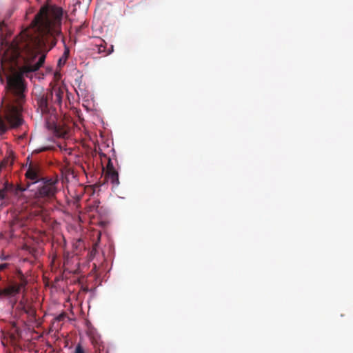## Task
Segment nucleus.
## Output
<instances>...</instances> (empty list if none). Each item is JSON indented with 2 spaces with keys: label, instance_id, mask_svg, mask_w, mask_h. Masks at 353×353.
<instances>
[{
  "label": "nucleus",
  "instance_id": "f257e3e1",
  "mask_svg": "<svg viewBox=\"0 0 353 353\" xmlns=\"http://www.w3.org/2000/svg\"><path fill=\"white\" fill-rule=\"evenodd\" d=\"M62 16L63 10L58 7H43L35 15L25 43L17 47L12 57L13 61L23 57L24 64L19 68L21 75L28 77L43 65L47 52L55 46L61 36Z\"/></svg>",
  "mask_w": 353,
  "mask_h": 353
},
{
  "label": "nucleus",
  "instance_id": "f03ea898",
  "mask_svg": "<svg viewBox=\"0 0 353 353\" xmlns=\"http://www.w3.org/2000/svg\"><path fill=\"white\" fill-rule=\"evenodd\" d=\"M7 88L16 98L17 104L13 101L3 99L2 101L3 114L0 115V134L7 132L9 128H15L23 123L21 103L23 101L25 85L19 75L10 77L7 81Z\"/></svg>",
  "mask_w": 353,
  "mask_h": 353
},
{
  "label": "nucleus",
  "instance_id": "7ed1b4c3",
  "mask_svg": "<svg viewBox=\"0 0 353 353\" xmlns=\"http://www.w3.org/2000/svg\"><path fill=\"white\" fill-rule=\"evenodd\" d=\"M63 94V89L55 87L38 95L36 98L38 110L46 120V127L49 130H52L54 134L59 137H65L68 129L56 123V108L53 107V104L60 105Z\"/></svg>",
  "mask_w": 353,
  "mask_h": 353
},
{
  "label": "nucleus",
  "instance_id": "20e7f679",
  "mask_svg": "<svg viewBox=\"0 0 353 353\" xmlns=\"http://www.w3.org/2000/svg\"><path fill=\"white\" fill-rule=\"evenodd\" d=\"M57 183V180L45 177L27 190L32 192L31 196L37 203H45L55 198L58 192Z\"/></svg>",
  "mask_w": 353,
  "mask_h": 353
},
{
  "label": "nucleus",
  "instance_id": "39448f33",
  "mask_svg": "<svg viewBox=\"0 0 353 353\" xmlns=\"http://www.w3.org/2000/svg\"><path fill=\"white\" fill-rule=\"evenodd\" d=\"M25 176L28 180L26 188L18 187V190L21 192H24L28 189L34 186L40 179L45 177L41 176V169L39 163L30 162L28 165V169L26 172Z\"/></svg>",
  "mask_w": 353,
  "mask_h": 353
},
{
  "label": "nucleus",
  "instance_id": "423d86ee",
  "mask_svg": "<svg viewBox=\"0 0 353 353\" xmlns=\"http://www.w3.org/2000/svg\"><path fill=\"white\" fill-rule=\"evenodd\" d=\"M19 282L12 281L7 287L3 288L4 297L13 296L19 294L22 289H24L28 283L23 273L19 270L17 272Z\"/></svg>",
  "mask_w": 353,
  "mask_h": 353
},
{
  "label": "nucleus",
  "instance_id": "0eeeda50",
  "mask_svg": "<svg viewBox=\"0 0 353 353\" xmlns=\"http://www.w3.org/2000/svg\"><path fill=\"white\" fill-rule=\"evenodd\" d=\"M105 179L106 181H110L114 186H117L119 184V173L115 170L110 159H108L106 166Z\"/></svg>",
  "mask_w": 353,
  "mask_h": 353
},
{
  "label": "nucleus",
  "instance_id": "6e6552de",
  "mask_svg": "<svg viewBox=\"0 0 353 353\" xmlns=\"http://www.w3.org/2000/svg\"><path fill=\"white\" fill-rule=\"evenodd\" d=\"M113 46L110 45V47L107 49V43L101 38H97L95 39L92 50L97 51L103 57H105L113 52Z\"/></svg>",
  "mask_w": 353,
  "mask_h": 353
},
{
  "label": "nucleus",
  "instance_id": "1a4fd4ad",
  "mask_svg": "<svg viewBox=\"0 0 353 353\" xmlns=\"http://www.w3.org/2000/svg\"><path fill=\"white\" fill-rule=\"evenodd\" d=\"M91 343L93 346L94 353H109L105 349L104 343L99 337L92 336L91 338Z\"/></svg>",
  "mask_w": 353,
  "mask_h": 353
},
{
  "label": "nucleus",
  "instance_id": "9d476101",
  "mask_svg": "<svg viewBox=\"0 0 353 353\" xmlns=\"http://www.w3.org/2000/svg\"><path fill=\"white\" fill-rule=\"evenodd\" d=\"M13 189L12 184L6 181L3 183V188L0 190V199L3 200L7 198L6 192Z\"/></svg>",
  "mask_w": 353,
  "mask_h": 353
},
{
  "label": "nucleus",
  "instance_id": "9b49d317",
  "mask_svg": "<svg viewBox=\"0 0 353 353\" xmlns=\"http://www.w3.org/2000/svg\"><path fill=\"white\" fill-rule=\"evenodd\" d=\"M13 163L14 159L12 157L5 158L0 164V172L3 169H6L8 167L10 168L12 166Z\"/></svg>",
  "mask_w": 353,
  "mask_h": 353
},
{
  "label": "nucleus",
  "instance_id": "f8f14e48",
  "mask_svg": "<svg viewBox=\"0 0 353 353\" xmlns=\"http://www.w3.org/2000/svg\"><path fill=\"white\" fill-rule=\"evenodd\" d=\"M74 353H85V351L83 348V347L81 345V343L77 344L74 350Z\"/></svg>",
  "mask_w": 353,
  "mask_h": 353
},
{
  "label": "nucleus",
  "instance_id": "ddd939ff",
  "mask_svg": "<svg viewBox=\"0 0 353 353\" xmlns=\"http://www.w3.org/2000/svg\"><path fill=\"white\" fill-rule=\"evenodd\" d=\"M8 266V264L6 263L0 264V272L7 268Z\"/></svg>",
  "mask_w": 353,
  "mask_h": 353
},
{
  "label": "nucleus",
  "instance_id": "4468645a",
  "mask_svg": "<svg viewBox=\"0 0 353 353\" xmlns=\"http://www.w3.org/2000/svg\"><path fill=\"white\" fill-rule=\"evenodd\" d=\"M49 149V148L48 147H43V148H41L38 150H36L37 152H43V151H46Z\"/></svg>",
  "mask_w": 353,
  "mask_h": 353
},
{
  "label": "nucleus",
  "instance_id": "2eb2a0df",
  "mask_svg": "<svg viewBox=\"0 0 353 353\" xmlns=\"http://www.w3.org/2000/svg\"><path fill=\"white\" fill-rule=\"evenodd\" d=\"M63 317H64L63 314H61V315H59V316L57 318V319L58 321H61V320L63 319Z\"/></svg>",
  "mask_w": 353,
  "mask_h": 353
},
{
  "label": "nucleus",
  "instance_id": "dca6fc26",
  "mask_svg": "<svg viewBox=\"0 0 353 353\" xmlns=\"http://www.w3.org/2000/svg\"><path fill=\"white\" fill-rule=\"evenodd\" d=\"M3 289H0V298L4 297Z\"/></svg>",
  "mask_w": 353,
  "mask_h": 353
},
{
  "label": "nucleus",
  "instance_id": "f3484780",
  "mask_svg": "<svg viewBox=\"0 0 353 353\" xmlns=\"http://www.w3.org/2000/svg\"><path fill=\"white\" fill-rule=\"evenodd\" d=\"M4 26L3 23H0V30H2V28Z\"/></svg>",
  "mask_w": 353,
  "mask_h": 353
}]
</instances>
